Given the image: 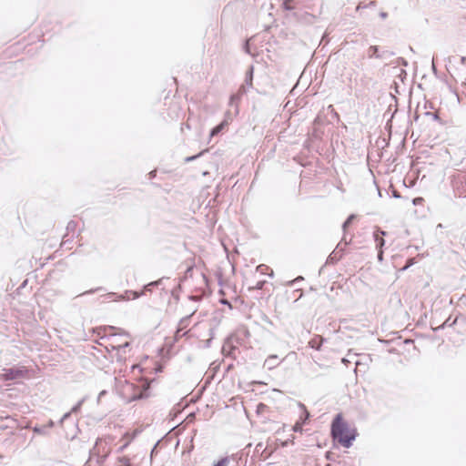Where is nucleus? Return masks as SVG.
Wrapping results in <instances>:
<instances>
[{"label":"nucleus","mask_w":466,"mask_h":466,"mask_svg":"<svg viewBox=\"0 0 466 466\" xmlns=\"http://www.w3.org/2000/svg\"><path fill=\"white\" fill-rule=\"evenodd\" d=\"M464 299H466V296L463 294L461 298H460V300H463Z\"/></svg>","instance_id":"obj_53"},{"label":"nucleus","mask_w":466,"mask_h":466,"mask_svg":"<svg viewBox=\"0 0 466 466\" xmlns=\"http://www.w3.org/2000/svg\"><path fill=\"white\" fill-rule=\"evenodd\" d=\"M309 291H314V289L312 287H310Z\"/></svg>","instance_id":"obj_58"},{"label":"nucleus","mask_w":466,"mask_h":466,"mask_svg":"<svg viewBox=\"0 0 466 466\" xmlns=\"http://www.w3.org/2000/svg\"><path fill=\"white\" fill-rule=\"evenodd\" d=\"M367 55L369 58L388 59L395 56V52L390 50L380 51L379 46H370L367 50Z\"/></svg>","instance_id":"obj_5"},{"label":"nucleus","mask_w":466,"mask_h":466,"mask_svg":"<svg viewBox=\"0 0 466 466\" xmlns=\"http://www.w3.org/2000/svg\"><path fill=\"white\" fill-rule=\"evenodd\" d=\"M146 391L147 387H145V385H143L141 388L127 380H125L124 383L121 384L119 390L121 397L128 403L134 400L147 398V394Z\"/></svg>","instance_id":"obj_3"},{"label":"nucleus","mask_w":466,"mask_h":466,"mask_svg":"<svg viewBox=\"0 0 466 466\" xmlns=\"http://www.w3.org/2000/svg\"><path fill=\"white\" fill-rule=\"evenodd\" d=\"M83 402H84V400H79V401H78V402H77V403H76V405L71 409L70 412H71V413H73V412H77V411L80 410V408H81V406H82Z\"/></svg>","instance_id":"obj_26"},{"label":"nucleus","mask_w":466,"mask_h":466,"mask_svg":"<svg viewBox=\"0 0 466 466\" xmlns=\"http://www.w3.org/2000/svg\"><path fill=\"white\" fill-rule=\"evenodd\" d=\"M377 257H378V260L379 261H382V259H383V250H382V248L381 249H378V256Z\"/></svg>","instance_id":"obj_37"},{"label":"nucleus","mask_w":466,"mask_h":466,"mask_svg":"<svg viewBox=\"0 0 466 466\" xmlns=\"http://www.w3.org/2000/svg\"><path fill=\"white\" fill-rule=\"evenodd\" d=\"M5 420H11V421L15 422V420H13V419H12L11 417H9V416L5 417Z\"/></svg>","instance_id":"obj_52"},{"label":"nucleus","mask_w":466,"mask_h":466,"mask_svg":"<svg viewBox=\"0 0 466 466\" xmlns=\"http://www.w3.org/2000/svg\"><path fill=\"white\" fill-rule=\"evenodd\" d=\"M431 67H432V71H433L434 73H436L437 69H436V66H435L434 62L432 63Z\"/></svg>","instance_id":"obj_47"},{"label":"nucleus","mask_w":466,"mask_h":466,"mask_svg":"<svg viewBox=\"0 0 466 466\" xmlns=\"http://www.w3.org/2000/svg\"><path fill=\"white\" fill-rule=\"evenodd\" d=\"M220 302L222 304H227L229 306L230 309H232V304L230 302H228L227 299H220Z\"/></svg>","instance_id":"obj_42"},{"label":"nucleus","mask_w":466,"mask_h":466,"mask_svg":"<svg viewBox=\"0 0 466 466\" xmlns=\"http://www.w3.org/2000/svg\"><path fill=\"white\" fill-rule=\"evenodd\" d=\"M387 235V232L380 228L379 227H376L374 232H373V238L376 242V248L378 249H381L385 245V240L383 238L384 236Z\"/></svg>","instance_id":"obj_8"},{"label":"nucleus","mask_w":466,"mask_h":466,"mask_svg":"<svg viewBox=\"0 0 466 466\" xmlns=\"http://www.w3.org/2000/svg\"><path fill=\"white\" fill-rule=\"evenodd\" d=\"M33 431L35 433L40 434V435H47L49 432L47 431V426L41 425V426H35L33 428Z\"/></svg>","instance_id":"obj_17"},{"label":"nucleus","mask_w":466,"mask_h":466,"mask_svg":"<svg viewBox=\"0 0 466 466\" xmlns=\"http://www.w3.org/2000/svg\"><path fill=\"white\" fill-rule=\"evenodd\" d=\"M247 308H248V305L246 304L244 299L241 296L238 295L233 299L232 309L245 310Z\"/></svg>","instance_id":"obj_11"},{"label":"nucleus","mask_w":466,"mask_h":466,"mask_svg":"<svg viewBox=\"0 0 466 466\" xmlns=\"http://www.w3.org/2000/svg\"><path fill=\"white\" fill-rule=\"evenodd\" d=\"M8 427H9L8 425L0 424V429H6Z\"/></svg>","instance_id":"obj_51"},{"label":"nucleus","mask_w":466,"mask_h":466,"mask_svg":"<svg viewBox=\"0 0 466 466\" xmlns=\"http://www.w3.org/2000/svg\"><path fill=\"white\" fill-rule=\"evenodd\" d=\"M147 176H148V178H149V179H153V178H155V177H156V176H157V170H156V169H154V170L150 171V172L147 174Z\"/></svg>","instance_id":"obj_36"},{"label":"nucleus","mask_w":466,"mask_h":466,"mask_svg":"<svg viewBox=\"0 0 466 466\" xmlns=\"http://www.w3.org/2000/svg\"><path fill=\"white\" fill-rule=\"evenodd\" d=\"M397 63L403 66H408V61L403 58V57H398L397 58Z\"/></svg>","instance_id":"obj_30"},{"label":"nucleus","mask_w":466,"mask_h":466,"mask_svg":"<svg viewBox=\"0 0 466 466\" xmlns=\"http://www.w3.org/2000/svg\"><path fill=\"white\" fill-rule=\"evenodd\" d=\"M416 203H419V200H417V198H415V199L413 200V204H416Z\"/></svg>","instance_id":"obj_55"},{"label":"nucleus","mask_w":466,"mask_h":466,"mask_svg":"<svg viewBox=\"0 0 466 466\" xmlns=\"http://www.w3.org/2000/svg\"><path fill=\"white\" fill-rule=\"evenodd\" d=\"M190 313L185 317H183L177 325V333L186 331L185 329L187 328L190 322V317L197 311V308H190L188 309Z\"/></svg>","instance_id":"obj_9"},{"label":"nucleus","mask_w":466,"mask_h":466,"mask_svg":"<svg viewBox=\"0 0 466 466\" xmlns=\"http://www.w3.org/2000/svg\"><path fill=\"white\" fill-rule=\"evenodd\" d=\"M45 426H47V431L49 432V430L54 427V421L50 420Z\"/></svg>","instance_id":"obj_41"},{"label":"nucleus","mask_w":466,"mask_h":466,"mask_svg":"<svg viewBox=\"0 0 466 466\" xmlns=\"http://www.w3.org/2000/svg\"><path fill=\"white\" fill-rule=\"evenodd\" d=\"M299 406L301 407V409L303 410V413L302 415L300 416V420L299 421H300L301 423H305L306 420L309 418V411L306 410V407L304 406V404H301L299 403Z\"/></svg>","instance_id":"obj_19"},{"label":"nucleus","mask_w":466,"mask_h":466,"mask_svg":"<svg viewBox=\"0 0 466 466\" xmlns=\"http://www.w3.org/2000/svg\"><path fill=\"white\" fill-rule=\"evenodd\" d=\"M350 243V240L348 242L345 240V238H343L341 241L337 245L335 249L328 257L327 263L336 264L339 260H340L345 253V248Z\"/></svg>","instance_id":"obj_4"},{"label":"nucleus","mask_w":466,"mask_h":466,"mask_svg":"<svg viewBox=\"0 0 466 466\" xmlns=\"http://www.w3.org/2000/svg\"><path fill=\"white\" fill-rule=\"evenodd\" d=\"M324 339L319 335H315L309 341V346L314 350H320Z\"/></svg>","instance_id":"obj_12"},{"label":"nucleus","mask_w":466,"mask_h":466,"mask_svg":"<svg viewBox=\"0 0 466 466\" xmlns=\"http://www.w3.org/2000/svg\"><path fill=\"white\" fill-rule=\"evenodd\" d=\"M70 415H71V412H70V411H68V412L65 413V414L63 415V417L61 418V420H60V421H59V422H60V423H63L66 420H67V419L70 417Z\"/></svg>","instance_id":"obj_34"},{"label":"nucleus","mask_w":466,"mask_h":466,"mask_svg":"<svg viewBox=\"0 0 466 466\" xmlns=\"http://www.w3.org/2000/svg\"><path fill=\"white\" fill-rule=\"evenodd\" d=\"M282 445H283V446H287V445H288V441L283 442V444H282Z\"/></svg>","instance_id":"obj_57"},{"label":"nucleus","mask_w":466,"mask_h":466,"mask_svg":"<svg viewBox=\"0 0 466 466\" xmlns=\"http://www.w3.org/2000/svg\"><path fill=\"white\" fill-rule=\"evenodd\" d=\"M217 277H218V284H219L220 286H222V285H223V279H222V275H221V272H220V271H218V272L217 273Z\"/></svg>","instance_id":"obj_38"},{"label":"nucleus","mask_w":466,"mask_h":466,"mask_svg":"<svg viewBox=\"0 0 466 466\" xmlns=\"http://www.w3.org/2000/svg\"><path fill=\"white\" fill-rule=\"evenodd\" d=\"M300 280H304V279L302 277H299V278L295 279L294 280L289 281L287 283V286L288 287H292L295 283H297V282H299Z\"/></svg>","instance_id":"obj_29"},{"label":"nucleus","mask_w":466,"mask_h":466,"mask_svg":"<svg viewBox=\"0 0 466 466\" xmlns=\"http://www.w3.org/2000/svg\"><path fill=\"white\" fill-rule=\"evenodd\" d=\"M331 435L345 448H350L356 437L355 433L350 432L348 424L343 420L341 414H338L332 421Z\"/></svg>","instance_id":"obj_1"},{"label":"nucleus","mask_w":466,"mask_h":466,"mask_svg":"<svg viewBox=\"0 0 466 466\" xmlns=\"http://www.w3.org/2000/svg\"><path fill=\"white\" fill-rule=\"evenodd\" d=\"M266 408H267V406L265 404L259 403L258 406V410L259 411V410H264Z\"/></svg>","instance_id":"obj_44"},{"label":"nucleus","mask_w":466,"mask_h":466,"mask_svg":"<svg viewBox=\"0 0 466 466\" xmlns=\"http://www.w3.org/2000/svg\"><path fill=\"white\" fill-rule=\"evenodd\" d=\"M206 152H207V150H202V151H200V152H199L198 154H197V155L190 156V157H187L185 158V162H186V163H188V162L194 161V160L198 159V157H200L201 156H203Z\"/></svg>","instance_id":"obj_23"},{"label":"nucleus","mask_w":466,"mask_h":466,"mask_svg":"<svg viewBox=\"0 0 466 466\" xmlns=\"http://www.w3.org/2000/svg\"><path fill=\"white\" fill-rule=\"evenodd\" d=\"M293 291L299 292V291H304L302 288H297Z\"/></svg>","instance_id":"obj_50"},{"label":"nucleus","mask_w":466,"mask_h":466,"mask_svg":"<svg viewBox=\"0 0 466 466\" xmlns=\"http://www.w3.org/2000/svg\"><path fill=\"white\" fill-rule=\"evenodd\" d=\"M265 284H266L265 280H259L257 282V284L254 288H248V290H251L252 289H262Z\"/></svg>","instance_id":"obj_27"},{"label":"nucleus","mask_w":466,"mask_h":466,"mask_svg":"<svg viewBox=\"0 0 466 466\" xmlns=\"http://www.w3.org/2000/svg\"><path fill=\"white\" fill-rule=\"evenodd\" d=\"M169 279H166V280H168ZM165 279L162 278L157 281H152V282H149L147 285H145L143 289L141 291H151V289L150 288H159L160 286L163 285V282H164Z\"/></svg>","instance_id":"obj_15"},{"label":"nucleus","mask_w":466,"mask_h":466,"mask_svg":"<svg viewBox=\"0 0 466 466\" xmlns=\"http://www.w3.org/2000/svg\"><path fill=\"white\" fill-rule=\"evenodd\" d=\"M27 373L26 369L22 368H9L4 369L2 378L5 380H12L19 378L25 377Z\"/></svg>","instance_id":"obj_7"},{"label":"nucleus","mask_w":466,"mask_h":466,"mask_svg":"<svg viewBox=\"0 0 466 466\" xmlns=\"http://www.w3.org/2000/svg\"><path fill=\"white\" fill-rule=\"evenodd\" d=\"M462 281H463V284H464L465 289H466V277H465V278H463Z\"/></svg>","instance_id":"obj_54"},{"label":"nucleus","mask_w":466,"mask_h":466,"mask_svg":"<svg viewBox=\"0 0 466 466\" xmlns=\"http://www.w3.org/2000/svg\"><path fill=\"white\" fill-rule=\"evenodd\" d=\"M392 196L394 198H400V193L397 190H393Z\"/></svg>","instance_id":"obj_43"},{"label":"nucleus","mask_w":466,"mask_h":466,"mask_svg":"<svg viewBox=\"0 0 466 466\" xmlns=\"http://www.w3.org/2000/svg\"><path fill=\"white\" fill-rule=\"evenodd\" d=\"M416 203H419V200H417V198H415V199L413 200V204H416Z\"/></svg>","instance_id":"obj_56"},{"label":"nucleus","mask_w":466,"mask_h":466,"mask_svg":"<svg viewBox=\"0 0 466 466\" xmlns=\"http://www.w3.org/2000/svg\"><path fill=\"white\" fill-rule=\"evenodd\" d=\"M376 6H377V1H370L368 4L360 3L357 6V10L365 9L368 7L371 8V7H376Z\"/></svg>","instance_id":"obj_20"},{"label":"nucleus","mask_w":466,"mask_h":466,"mask_svg":"<svg viewBox=\"0 0 466 466\" xmlns=\"http://www.w3.org/2000/svg\"><path fill=\"white\" fill-rule=\"evenodd\" d=\"M356 218V215L355 214H350L347 218L346 220L343 222L342 224V229L344 232H346L348 227H350V225L353 222V220Z\"/></svg>","instance_id":"obj_18"},{"label":"nucleus","mask_w":466,"mask_h":466,"mask_svg":"<svg viewBox=\"0 0 466 466\" xmlns=\"http://www.w3.org/2000/svg\"><path fill=\"white\" fill-rule=\"evenodd\" d=\"M379 15L381 19H386L388 17V13L381 11V12H380Z\"/></svg>","instance_id":"obj_40"},{"label":"nucleus","mask_w":466,"mask_h":466,"mask_svg":"<svg viewBox=\"0 0 466 466\" xmlns=\"http://www.w3.org/2000/svg\"><path fill=\"white\" fill-rule=\"evenodd\" d=\"M230 462L229 457L226 456L221 458L217 463H215L213 466H228Z\"/></svg>","instance_id":"obj_24"},{"label":"nucleus","mask_w":466,"mask_h":466,"mask_svg":"<svg viewBox=\"0 0 466 466\" xmlns=\"http://www.w3.org/2000/svg\"><path fill=\"white\" fill-rule=\"evenodd\" d=\"M27 284V279H25L20 286L15 289V291H21Z\"/></svg>","instance_id":"obj_35"},{"label":"nucleus","mask_w":466,"mask_h":466,"mask_svg":"<svg viewBox=\"0 0 466 466\" xmlns=\"http://www.w3.org/2000/svg\"><path fill=\"white\" fill-rule=\"evenodd\" d=\"M76 227L77 223L75 220H70L66 225V233L64 235V238L69 237L70 234H72L71 236L75 237Z\"/></svg>","instance_id":"obj_14"},{"label":"nucleus","mask_w":466,"mask_h":466,"mask_svg":"<svg viewBox=\"0 0 466 466\" xmlns=\"http://www.w3.org/2000/svg\"><path fill=\"white\" fill-rule=\"evenodd\" d=\"M106 394V390H102L100 393H99V396H98V399H100L102 396H104Z\"/></svg>","instance_id":"obj_49"},{"label":"nucleus","mask_w":466,"mask_h":466,"mask_svg":"<svg viewBox=\"0 0 466 466\" xmlns=\"http://www.w3.org/2000/svg\"><path fill=\"white\" fill-rule=\"evenodd\" d=\"M279 357L277 355H269L265 362L264 366L267 367L268 370H272L279 365Z\"/></svg>","instance_id":"obj_10"},{"label":"nucleus","mask_w":466,"mask_h":466,"mask_svg":"<svg viewBox=\"0 0 466 466\" xmlns=\"http://www.w3.org/2000/svg\"><path fill=\"white\" fill-rule=\"evenodd\" d=\"M13 154H14V152H13V151H4V152H3V155H4V156H11V155H13Z\"/></svg>","instance_id":"obj_45"},{"label":"nucleus","mask_w":466,"mask_h":466,"mask_svg":"<svg viewBox=\"0 0 466 466\" xmlns=\"http://www.w3.org/2000/svg\"><path fill=\"white\" fill-rule=\"evenodd\" d=\"M302 424L300 421H297L295 425L293 426L294 431H302Z\"/></svg>","instance_id":"obj_28"},{"label":"nucleus","mask_w":466,"mask_h":466,"mask_svg":"<svg viewBox=\"0 0 466 466\" xmlns=\"http://www.w3.org/2000/svg\"><path fill=\"white\" fill-rule=\"evenodd\" d=\"M292 3H293V0H284L283 3H282L283 9L287 10V11L293 10L295 7L292 5Z\"/></svg>","instance_id":"obj_22"},{"label":"nucleus","mask_w":466,"mask_h":466,"mask_svg":"<svg viewBox=\"0 0 466 466\" xmlns=\"http://www.w3.org/2000/svg\"><path fill=\"white\" fill-rule=\"evenodd\" d=\"M87 291H89V292H92V291H100V289H89Z\"/></svg>","instance_id":"obj_48"},{"label":"nucleus","mask_w":466,"mask_h":466,"mask_svg":"<svg viewBox=\"0 0 466 466\" xmlns=\"http://www.w3.org/2000/svg\"><path fill=\"white\" fill-rule=\"evenodd\" d=\"M450 320H451V318L447 319L441 325H440L439 327H437L434 329L440 330L441 329H444L445 327H451L456 323V319L452 320L451 322H450Z\"/></svg>","instance_id":"obj_21"},{"label":"nucleus","mask_w":466,"mask_h":466,"mask_svg":"<svg viewBox=\"0 0 466 466\" xmlns=\"http://www.w3.org/2000/svg\"><path fill=\"white\" fill-rule=\"evenodd\" d=\"M143 293H132V297H127L126 295L122 293H106L102 296L103 299L102 302H117V301H126L130 299H136L139 297V295H142Z\"/></svg>","instance_id":"obj_6"},{"label":"nucleus","mask_w":466,"mask_h":466,"mask_svg":"<svg viewBox=\"0 0 466 466\" xmlns=\"http://www.w3.org/2000/svg\"><path fill=\"white\" fill-rule=\"evenodd\" d=\"M121 466H131L130 461L127 458H122L120 460Z\"/></svg>","instance_id":"obj_31"},{"label":"nucleus","mask_w":466,"mask_h":466,"mask_svg":"<svg viewBox=\"0 0 466 466\" xmlns=\"http://www.w3.org/2000/svg\"><path fill=\"white\" fill-rule=\"evenodd\" d=\"M425 115L432 116V118L434 120H439L440 119V116H439V115L437 113L426 112Z\"/></svg>","instance_id":"obj_32"},{"label":"nucleus","mask_w":466,"mask_h":466,"mask_svg":"<svg viewBox=\"0 0 466 466\" xmlns=\"http://www.w3.org/2000/svg\"><path fill=\"white\" fill-rule=\"evenodd\" d=\"M200 299V297H197V296H187V300L188 301H193V302H197Z\"/></svg>","instance_id":"obj_33"},{"label":"nucleus","mask_w":466,"mask_h":466,"mask_svg":"<svg viewBox=\"0 0 466 466\" xmlns=\"http://www.w3.org/2000/svg\"><path fill=\"white\" fill-rule=\"evenodd\" d=\"M228 125V119H223L218 125L214 127L210 130V137L218 136L219 133H221L224 128Z\"/></svg>","instance_id":"obj_13"},{"label":"nucleus","mask_w":466,"mask_h":466,"mask_svg":"<svg viewBox=\"0 0 466 466\" xmlns=\"http://www.w3.org/2000/svg\"><path fill=\"white\" fill-rule=\"evenodd\" d=\"M231 107H233L234 109L236 108L235 106H230ZM237 116L235 114V111L234 112H231L230 110H228L226 113H225V116H224V119H228V124L233 120V117Z\"/></svg>","instance_id":"obj_25"},{"label":"nucleus","mask_w":466,"mask_h":466,"mask_svg":"<svg viewBox=\"0 0 466 466\" xmlns=\"http://www.w3.org/2000/svg\"><path fill=\"white\" fill-rule=\"evenodd\" d=\"M253 78H254V66L250 65L246 73H245V80L244 83L238 88V91L235 94H232L229 97L228 106H235V114L238 115L239 108L238 104L240 102L241 96L246 94L250 88L253 86Z\"/></svg>","instance_id":"obj_2"},{"label":"nucleus","mask_w":466,"mask_h":466,"mask_svg":"<svg viewBox=\"0 0 466 466\" xmlns=\"http://www.w3.org/2000/svg\"><path fill=\"white\" fill-rule=\"evenodd\" d=\"M187 334V331H182V332H179L177 333V329L176 330V339H177L178 338H181L183 336H185Z\"/></svg>","instance_id":"obj_39"},{"label":"nucleus","mask_w":466,"mask_h":466,"mask_svg":"<svg viewBox=\"0 0 466 466\" xmlns=\"http://www.w3.org/2000/svg\"><path fill=\"white\" fill-rule=\"evenodd\" d=\"M73 240H74V236H70V237H67V238H64L63 237V240H62V243L60 245V248L67 249V250H70L72 248Z\"/></svg>","instance_id":"obj_16"},{"label":"nucleus","mask_w":466,"mask_h":466,"mask_svg":"<svg viewBox=\"0 0 466 466\" xmlns=\"http://www.w3.org/2000/svg\"><path fill=\"white\" fill-rule=\"evenodd\" d=\"M129 346V343L128 342H126L125 344L123 345H119L118 347L119 348H125V347H128Z\"/></svg>","instance_id":"obj_46"}]
</instances>
